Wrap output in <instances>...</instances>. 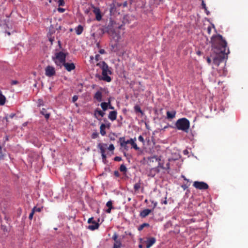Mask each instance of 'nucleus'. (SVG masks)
Segmentation results:
<instances>
[{"label":"nucleus","mask_w":248,"mask_h":248,"mask_svg":"<svg viewBox=\"0 0 248 248\" xmlns=\"http://www.w3.org/2000/svg\"><path fill=\"white\" fill-rule=\"evenodd\" d=\"M152 212L151 209H145L140 212V216L141 218H145L151 212Z\"/></svg>","instance_id":"15"},{"label":"nucleus","mask_w":248,"mask_h":248,"mask_svg":"<svg viewBox=\"0 0 248 248\" xmlns=\"http://www.w3.org/2000/svg\"><path fill=\"white\" fill-rule=\"evenodd\" d=\"M150 226V224L148 223H144L142 224H141L139 227H138V230L139 231H141L143 230V229L144 227H149Z\"/></svg>","instance_id":"29"},{"label":"nucleus","mask_w":248,"mask_h":248,"mask_svg":"<svg viewBox=\"0 0 248 248\" xmlns=\"http://www.w3.org/2000/svg\"><path fill=\"white\" fill-rule=\"evenodd\" d=\"M106 128V125L105 124H102L100 127V133L102 136H105L106 134L105 130Z\"/></svg>","instance_id":"25"},{"label":"nucleus","mask_w":248,"mask_h":248,"mask_svg":"<svg viewBox=\"0 0 248 248\" xmlns=\"http://www.w3.org/2000/svg\"><path fill=\"white\" fill-rule=\"evenodd\" d=\"M67 54V52L63 51L57 52L52 56V60L57 66L61 68L63 63L66 62Z\"/></svg>","instance_id":"2"},{"label":"nucleus","mask_w":248,"mask_h":248,"mask_svg":"<svg viewBox=\"0 0 248 248\" xmlns=\"http://www.w3.org/2000/svg\"><path fill=\"white\" fill-rule=\"evenodd\" d=\"M175 126L177 129L187 132L189 128L190 122L186 118H180L176 121Z\"/></svg>","instance_id":"3"},{"label":"nucleus","mask_w":248,"mask_h":248,"mask_svg":"<svg viewBox=\"0 0 248 248\" xmlns=\"http://www.w3.org/2000/svg\"><path fill=\"white\" fill-rule=\"evenodd\" d=\"M117 116V112L116 110L111 111L109 112L108 118L111 121H114L116 120Z\"/></svg>","instance_id":"13"},{"label":"nucleus","mask_w":248,"mask_h":248,"mask_svg":"<svg viewBox=\"0 0 248 248\" xmlns=\"http://www.w3.org/2000/svg\"><path fill=\"white\" fill-rule=\"evenodd\" d=\"M156 241V239L154 237H149L147 240L145 241L146 248H150L154 245Z\"/></svg>","instance_id":"10"},{"label":"nucleus","mask_w":248,"mask_h":248,"mask_svg":"<svg viewBox=\"0 0 248 248\" xmlns=\"http://www.w3.org/2000/svg\"><path fill=\"white\" fill-rule=\"evenodd\" d=\"M9 140V136L6 135L4 137V141H3V146H4L6 142L8 141Z\"/></svg>","instance_id":"47"},{"label":"nucleus","mask_w":248,"mask_h":248,"mask_svg":"<svg viewBox=\"0 0 248 248\" xmlns=\"http://www.w3.org/2000/svg\"><path fill=\"white\" fill-rule=\"evenodd\" d=\"M206 61H207V63L209 64H210L211 63V60L210 59V58L209 57H207L206 58Z\"/></svg>","instance_id":"56"},{"label":"nucleus","mask_w":248,"mask_h":248,"mask_svg":"<svg viewBox=\"0 0 248 248\" xmlns=\"http://www.w3.org/2000/svg\"><path fill=\"white\" fill-rule=\"evenodd\" d=\"M32 211H34V212H40L41 211V208L40 207H37L36 206L34 207L33 209H32Z\"/></svg>","instance_id":"45"},{"label":"nucleus","mask_w":248,"mask_h":248,"mask_svg":"<svg viewBox=\"0 0 248 248\" xmlns=\"http://www.w3.org/2000/svg\"><path fill=\"white\" fill-rule=\"evenodd\" d=\"M99 53L100 54H104L105 53V50L104 49H100L99 50Z\"/></svg>","instance_id":"57"},{"label":"nucleus","mask_w":248,"mask_h":248,"mask_svg":"<svg viewBox=\"0 0 248 248\" xmlns=\"http://www.w3.org/2000/svg\"><path fill=\"white\" fill-rule=\"evenodd\" d=\"M127 2L126 1H124L123 4H122V6L124 7H126L127 6Z\"/></svg>","instance_id":"61"},{"label":"nucleus","mask_w":248,"mask_h":248,"mask_svg":"<svg viewBox=\"0 0 248 248\" xmlns=\"http://www.w3.org/2000/svg\"><path fill=\"white\" fill-rule=\"evenodd\" d=\"M93 217H92L88 219V223H91L92 225H89L88 228L92 231H94L98 228L99 226V224L98 222H96L94 220H93Z\"/></svg>","instance_id":"7"},{"label":"nucleus","mask_w":248,"mask_h":248,"mask_svg":"<svg viewBox=\"0 0 248 248\" xmlns=\"http://www.w3.org/2000/svg\"><path fill=\"white\" fill-rule=\"evenodd\" d=\"M44 103L43 100L41 99H39L37 101V106L40 107L41 106H44Z\"/></svg>","instance_id":"36"},{"label":"nucleus","mask_w":248,"mask_h":248,"mask_svg":"<svg viewBox=\"0 0 248 248\" xmlns=\"http://www.w3.org/2000/svg\"><path fill=\"white\" fill-rule=\"evenodd\" d=\"M107 103H109L108 105V108L110 109H114V108L111 105V98L109 97L108 98V102Z\"/></svg>","instance_id":"35"},{"label":"nucleus","mask_w":248,"mask_h":248,"mask_svg":"<svg viewBox=\"0 0 248 248\" xmlns=\"http://www.w3.org/2000/svg\"><path fill=\"white\" fill-rule=\"evenodd\" d=\"M176 159H177V158H169V159H168L169 162H168L166 164V167H165V168H166L165 170H169V169H170V162H171V161L176 160Z\"/></svg>","instance_id":"31"},{"label":"nucleus","mask_w":248,"mask_h":248,"mask_svg":"<svg viewBox=\"0 0 248 248\" xmlns=\"http://www.w3.org/2000/svg\"><path fill=\"white\" fill-rule=\"evenodd\" d=\"M93 98L98 102L102 101V93L100 91H97L94 95Z\"/></svg>","instance_id":"16"},{"label":"nucleus","mask_w":248,"mask_h":248,"mask_svg":"<svg viewBox=\"0 0 248 248\" xmlns=\"http://www.w3.org/2000/svg\"><path fill=\"white\" fill-rule=\"evenodd\" d=\"M122 247V242L121 240L115 241L113 244V248H120Z\"/></svg>","instance_id":"27"},{"label":"nucleus","mask_w":248,"mask_h":248,"mask_svg":"<svg viewBox=\"0 0 248 248\" xmlns=\"http://www.w3.org/2000/svg\"><path fill=\"white\" fill-rule=\"evenodd\" d=\"M108 75L109 74L108 73H102V77L101 79L108 82H110L111 81V78Z\"/></svg>","instance_id":"18"},{"label":"nucleus","mask_w":248,"mask_h":248,"mask_svg":"<svg viewBox=\"0 0 248 248\" xmlns=\"http://www.w3.org/2000/svg\"><path fill=\"white\" fill-rule=\"evenodd\" d=\"M176 115V111L172 110L171 111H168L167 112V118L168 119H173L175 117Z\"/></svg>","instance_id":"22"},{"label":"nucleus","mask_w":248,"mask_h":248,"mask_svg":"<svg viewBox=\"0 0 248 248\" xmlns=\"http://www.w3.org/2000/svg\"><path fill=\"white\" fill-rule=\"evenodd\" d=\"M136 140V138H134V139L131 138L129 140H126V143H128V144H130L132 146V147L134 148L136 150H139L140 148L137 146V144L135 142V141Z\"/></svg>","instance_id":"11"},{"label":"nucleus","mask_w":248,"mask_h":248,"mask_svg":"<svg viewBox=\"0 0 248 248\" xmlns=\"http://www.w3.org/2000/svg\"><path fill=\"white\" fill-rule=\"evenodd\" d=\"M138 140L139 141H140V142H142V143H144V138L143 137L141 136V135H140L139 137H138Z\"/></svg>","instance_id":"51"},{"label":"nucleus","mask_w":248,"mask_h":248,"mask_svg":"<svg viewBox=\"0 0 248 248\" xmlns=\"http://www.w3.org/2000/svg\"><path fill=\"white\" fill-rule=\"evenodd\" d=\"M114 1L109 5V12L111 14H114L116 11V7Z\"/></svg>","instance_id":"23"},{"label":"nucleus","mask_w":248,"mask_h":248,"mask_svg":"<svg viewBox=\"0 0 248 248\" xmlns=\"http://www.w3.org/2000/svg\"><path fill=\"white\" fill-rule=\"evenodd\" d=\"M118 234L116 232H115L114 234L113 235L112 237V239L115 242L119 240V239H118Z\"/></svg>","instance_id":"42"},{"label":"nucleus","mask_w":248,"mask_h":248,"mask_svg":"<svg viewBox=\"0 0 248 248\" xmlns=\"http://www.w3.org/2000/svg\"><path fill=\"white\" fill-rule=\"evenodd\" d=\"M159 167H160L163 169H166L165 167H164L163 164L160 162L158 163V165L157 167L155 168V170H157L158 172L159 171V170H158V168H159Z\"/></svg>","instance_id":"40"},{"label":"nucleus","mask_w":248,"mask_h":248,"mask_svg":"<svg viewBox=\"0 0 248 248\" xmlns=\"http://www.w3.org/2000/svg\"><path fill=\"white\" fill-rule=\"evenodd\" d=\"M160 203L161 204H167V194H166V196H165V197L164 198V199H162L161 202H160Z\"/></svg>","instance_id":"43"},{"label":"nucleus","mask_w":248,"mask_h":248,"mask_svg":"<svg viewBox=\"0 0 248 248\" xmlns=\"http://www.w3.org/2000/svg\"><path fill=\"white\" fill-rule=\"evenodd\" d=\"M40 114L44 116L45 119L47 120L50 116V113L48 112L46 109L42 108L40 111Z\"/></svg>","instance_id":"14"},{"label":"nucleus","mask_w":248,"mask_h":248,"mask_svg":"<svg viewBox=\"0 0 248 248\" xmlns=\"http://www.w3.org/2000/svg\"><path fill=\"white\" fill-rule=\"evenodd\" d=\"M95 112H97L101 117H103L104 115L105 114V112H104L103 110L102 111L101 110H97L96 109L95 111Z\"/></svg>","instance_id":"37"},{"label":"nucleus","mask_w":248,"mask_h":248,"mask_svg":"<svg viewBox=\"0 0 248 248\" xmlns=\"http://www.w3.org/2000/svg\"><path fill=\"white\" fill-rule=\"evenodd\" d=\"M134 109L136 113H140L141 115H144V112L141 109V108L139 105H136L134 107Z\"/></svg>","instance_id":"24"},{"label":"nucleus","mask_w":248,"mask_h":248,"mask_svg":"<svg viewBox=\"0 0 248 248\" xmlns=\"http://www.w3.org/2000/svg\"><path fill=\"white\" fill-rule=\"evenodd\" d=\"M99 134L97 132H93L92 134L91 137L93 139H95L98 137Z\"/></svg>","instance_id":"41"},{"label":"nucleus","mask_w":248,"mask_h":248,"mask_svg":"<svg viewBox=\"0 0 248 248\" xmlns=\"http://www.w3.org/2000/svg\"><path fill=\"white\" fill-rule=\"evenodd\" d=\"M193 186L196 189L200 190H205L209 188L208 184L202 181H195Z\"/></svg>","instance_id":"6"},{"label":"nucleus","mask_w":248,"mask_h":248,"mask_svg":"<svg viewBox=\"0 0 248 248\" xmlns=\"http://www.w3.org/2000/svg\"><path fill=\"white\" fill-rule=\"evenodd\" d=\"M58 3L59 6H64L65 4L64 0H58Z\"/></svg>","instance_id":"44"},{"label":"nucleus","mask_w":248,"mask_h":248,"mask_svg":"<svg viewBox=\"0 0 248 248\" xmlns=\"http://www.w3.org/2000/svg\"><path fill=\"white\" fill-rule=\"evenodd\" d=\"M75 30L77 35H80L83 32V27L81 25H78L75 28Z\"/></svg>","instance_id":"20"},{"label":"nucleus","mask_w":248,"mask_h":248,"mask_svg":"<svg viewBox=\"0 0 248 248\" xmlns=\"http://www.w3.org/2000/svg\"><path fill=\"white\" fill-rule=\"evenodd\" d=\"M114 149V146L112 144H110L108 147V149L110 151H113Z\"/></svg>","instance_id":"50"},{"label":"nucleus","mask_w":248,"mask_h":248,"mask_svg":"<svg viewBox=\"0 0 248 248\" xmlns=\"http://www.w3.org/2000/svg\"><path fill=\"white\" fill-rule=\"evenodd\" d=\"M108 103L107 102H102L101 103L100 106L103 111H106L108 109Z\"/></svg>","instance_id":"28"},{"label":"nucleus","mask_w":248,"mask_h":248,"mask_svg":"<svg viewBox=\"0 0 248 248\" xmlns=\"http://www.w3.org/2000/svg\"><path fill=\"white\" fill-rule=\"evenodd\" d=\"M95 18L97 21L101 20V19H102V15H101V12L97 14H95Z\"/></svg>","instance_id":"39"},{"label":"nucleus","mask_w":248,"mask_h":248,"mask_svg":"<svg viewBox=\"0 0 248 248\" xmlns=\"http://www.w3.org/2000/svg\"><path fill=\"white\" fill-rule=\"evenodd\" d=\"M107 147V144L106 143H99L97 144V147L100 150L101 155L105 154V149Z\"/></svg>","instance_id":"17"},{"label":"nucleus","mask_w":248,"mask_h":248,"mask_svg":"<svg viewBox=\"0 0 248 248\" xmlns=\"http://www.w3.org/2000/svg\"><path fill=\"white\" fill-rule=\"evenodd\" d=\"M16 116V114L14 113H11L9 115H6L3 118L7 122H8V120L9 118L13 119Z\"/></svg>","instance_id":"30"},{"label":"nucleus","mask_w":248,"mask_h":248,"mask_svg":"<svg viewBox=\"0 0 248 248\" xmlns=\"http://www.w3.org/2000/svg\"><path fill=\"white\" fill-rule=\"evenodd\" d=\"M78 99V95H74L72 97V102L75 103L77 101Z\"/></svg>","instance_id":"46"},{"label":"nucleus","mask_w":248,"mask_h":248,"mask_svg":"<svg viewBox=\"0 0 248 248\" xmlns=\"http://www.w3.org/2000/svg\"><path fill=\"white\" fill-rule=\"evenodd\" d=\"M106 206L108 207V208H114V207H113L112 206V202L111 200H109L108 201L107 203H106Z\"/></svg>","instance_id":"38"},{"label":"nucleus","mask_w":248,"mask_h":248,"mask_svg":"<svg viewBox=\"0 0 248 248\" xmlns=\"http://www.w3.org/2000/svg\"><path fill=\"white\" fill-rule=\"evenodd\" d=\"M5 148H2L1 145H0V160L4 159V157L5 156Z\"/></svg>","instance_id":"21"},{"label":"nucleus","mask_w":248,"mask_h":248,"mask_svg":"<svg viewBox=\"0 0 248 248\" xmlns=\"http://www.w3.org/2000/svg\"><path fill=\"white\" fill-rule=\"evenodd\" d=\"M130 16L129 15H124L122 21L123 24L122 25H123V26L126 24H129L130 23Z\"/></svg>","instance_id":"19"},{"label":"nucleus","mask_w":248,"mask_h":248,"mask_svg":"<svg viewBox=\"0 0 248 248\" xmlns=\"http://www.w3.org/2000/svg\"><path fill=\"white\" fill-rule=\"evenodd\" d=\"M202 8L204 10H206V4L205 3L204 1L203 0H202Z\"/></svg>","instance_id":"48"},{"label":"nucleus","mask_w":248,"mask_h":248,"mask_svg":"<svg viewBox=\"0 0 248 248\" xmlns=\"http://www.w3.org/2000/svg\"><path fill=\"white\" fill-rule=\"evenodd\" d=\"M123 25H120L114 21L111 18L108 25L105 27V30L106 31L114 32L116 29H122Z\"/></svg>","instance_id":"4"},{"label":"nucleus","mask_w":248,"mask_h":248,"mask_svg":"<svg viewBox=\"0 0 248 248\" xmlns=\"http://www.w3.org/2000/svg\"><path fill=\"white\" fill-rule=\"evenodd\" d=\"M106 127H107L108 128H109L110 127V123L108 122V123L105 124Z\"/></svg>","instance_id":"60"},{"label":"nucleus","mask_w":248,"mask_h":248,"mask_svg":"<svg viewBox=\"0 0 248 248\" xmlns=\"http://www.w3.org/2000/svg\"><path fill=\"white\" fill-rule=\"evenodd\" d=\"M56 71L53 66L48 65L45 68V75L46 76L51 77L55 75Z\"/></svg>","instance_id":"8"},{"label":"nucleus","mask_w":248,"mask_h":248,"mask_svg":"<svg viewBox=\"0 0 248 248\" xmlns=\"http://www.w3.org/2000/svg\"><path fill=\"white\" fill-rule=\"evenodd\" d=\"M6 98L0 90V105H3L5 103Z\"/></svg>","instance_id":"26"},{"label":"nucleus","mask_w":248,"mask_h":248,"mask_svg":"<svg viewBox=\"0 0 248 248\" xmlns=\"http://www.w3.org/2000/svg\"><path fill=\"white\" fill-rule=\"evenodd\" d=\"M17 81L16 80H12V85H15L17 83Z\"/></svg>","instance_id":"63"},{"label":"nucleus","mask_w":248,"mask_h":248,"mask_svg":"<svg viewBox=\"0 0 248 248\" xmlns=\"http://www.w3.org/2000/svg\"><path fill=\"white\" fill-rule=\"evenodd\" d=\"M114 160L115 161H120L122 160V157L121 156H115L114 158Z\"/></svg>","instance_id":"49"},{"label":"nucleus","mask_w":248,"mask_h":248,"mask_svg":"<svg viewBox=\"0 0 248 248\" xmlns=\"http://www.w3.org/2000/svg\"><path fill=\"white\" fill-rule=\"evenodd\" d=\"M183 153L185 155H187L188 154V151L187 150H185L183 151Z\"/></svg>","instance_id":"64"},{"label":"nucleus","mask_w":248,"mask_h":248,"mask_svg":"<svg viewBox=\"0 0 248 248\" xmlns=\"http://www.w3.org/2000/svg\"><path fill=\"white\" fill-rule=\"evenodd\" d=\"M97 65L99 66L102 69V73H108L109 74V75H111L112 74L111 70L109 69L108 64L105 62H100L97 64Z\"/></svg>","instance_id":"5"},{"label":"nucleus","mask_w":248,"mask_h":248,"mask_svg":"<svg viewBox=\"0 0 248 248\" xmlns=\"http://www.w3.org/2000/svg\"><path fill=\"white\" fill-rule=\"evenodd\" d=\"M120 170L121 171V172H126L127 171V168L125 166V165L124 164H122L121 166H120Z\"/></svg>","instance_id":"34"},{"label":"nucleus","mask_w":248,"mask_h":248,"mask_svg":"<svg viewBox=\"0 0 248 248\" xmlns=\"http://www.w3.org/2000/svg\"><path fill=\"white\" fill-rule=\"evenodd\" d=\"M91 6L93 8V11L95 14V15L101 12L100 10L98 7L94 6L93 4H92Z\"/></svg>","instance_id":"32"},{"label":"nucleus","mask_w":248,"mask_h":248,"mask_svg":"<svg viewBox=\"0 0 248 248\" xmlns=\"http://www.w3.org/2000/svg\"><path fill=\"white\" fill-rule=\"evenodd\" d=\"M114 174L117 177H119L120 176V173L118 170H115L114 172Z\"/></svg>","instance_id":"55"},{"label":"nucleus","mask_w":248,"mask_h":248,"mask_svg":"<svg viewBox=\"0 0 248 248\" xmlns=\"http://www.w3.org/2000/svg\"><path fill=\"white\" fill-rule=\"evenodd\" d=\"M211 43L213 51L216 56L213 58V63L218 66L220 62L227 58L229 49L227 48V43L222 36L219 34L213 35L211 38Z\"/></svg>","instance_id":"1"},{"label":"nucleus","mask_w":248,"mask_h":248,"mask_svg":"<svg viewBox=\"0 0 248 248\" xmlns=\"http://www.w3.org/2000/svg\"><path fill=\"white\" fill-rule=\"evenodd\" d=\"M101 156H102V158L103 159V162L105 163H106L105 161H106V158H107L106 154H102Z\"/></svg>","instance_id":"53"},{"label":"nucleus","mask_w":248,"mask_h":248,"mask_svg":"<svg viewBox=\"0 0 248 248\" xmlns=\"http://www.w3.org/2000/svg\"><path fill=\"white\" fill-rule=\"evenodd\" d=\"M100 58V55L99 54H96L95 56V60L96 61H99V58Z\"/></svg>","instance_id":"59"},{"label":"nucleus","mask_w":248,"mask_h":248,"mask_svg":"<svg viewBox=\"0 0 248 248\" xmlns=\"http://www.w3.org/2000/svg\"><path fill=\"white\" fill-rule=\"evenodd\" d=\"M62 66H64L68 72H71L76 68L75 65L73 62H66L63 63Z\"/></svg>","instance_id":"9"},{"label":"nucleus","mask_w":248,"mask_h":248,"mask_svg":"<svg viewBox=\"0 0 248 248\" xmlns=\"http://www.w3.org/2000/svg\"><path fill=\"white\" fill-rule=\"evenodd\" d=\"M140 180L139 181V182L136 183L134 186V189L135 191H138L140 188Z\"/></svg>","instance_id":"33"},{"label":"nucleus","mask_w":248,"mask_h":248,"mask_svg":"<svg viewBox=\"0 0 248 248\" xmlns=\"http://www.w3.org/2000/svg\"><path fill=\"white\" fill-rule=\"evenodd\" d=\"M113 208H108L106 210L105 212L107 213H110L111 212V209H112Z\"/></svg>","instance_id":"58"},{"label":"nucleus","mask_w":248,"mask_h":248,"mask_svg":"<svg viewBox=\"0 0 248 248\" xmlns=\"http://www.w3.org/2000/svg\"><path fill=\"white\" fill-rule=\"evenodd\" d=\"M119 141L120 142V145L122 147H123L125 150H128V147L127 146V144H128L126 143V140H125L124 137H121L119 138Z\"/></svg>","instance_id":"12"},{"label":"nucleus","mask_w":248,"mask_h":248,"mask_svg":"<svg viewBox=\"0 0 248 248\" xmlns=\"http://www.w3.org/2000/svg\"><path fill=\"white\" fill-rule=\"evenodd\" d=\"M211 28L210 27H207V32L209 34L211 33Z\"/></svg>","instance_id":"62"},{"label":"nucleus","mask_w":248,"mask_h":248,"mask_svg":"<svg viewBox=\"0 0 248 248\" xmlns=\"http://www.w3.org/2000/svg\"><path fill=\"white\" fill-rule=\"evenodd\" d=\"M58 11L60 13H63L65 11V9L63 8L59 7L58 8Z\"/></svg>","instance_id":"54"},{"label":"nucleus","mask_w":248,"mask_h":248,"mask_svg":"<svg viewBox=\"0 0 248 248\" xmlns=\"http://www.w3.org/2000/svg\"><path fill=\"white\" fill-rule=\"evenodd\" d=\"M34 211H31V212L30 213V215H29V218L30 219H32V217H33V214H34Z\"/></svg>","instance_id":"52"}]
</instances>
